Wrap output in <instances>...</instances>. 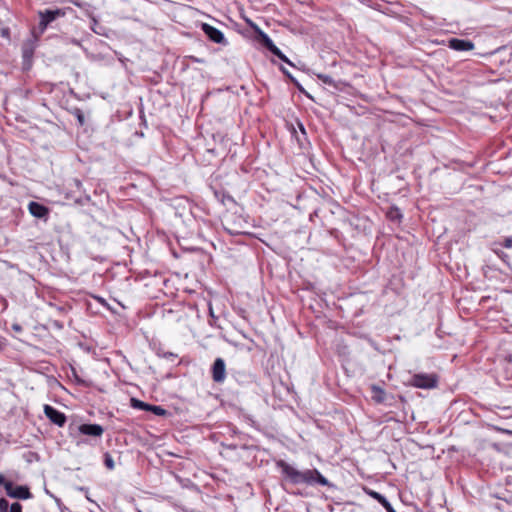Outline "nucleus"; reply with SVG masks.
<instances>
[{
    "instance_id": "nucleus-1",
    "label": "nucleus",
    "mask_w": 512,
    "mask_h": 512,
    "mask_svg": "<svg viewBox=\"0 0 512 512\" xmlns=\"http://www.w3.org/2000/svg\"><path fill=\"white\" fill-rule=\"evenodd\" d=\"M278 467L281 468L282 473L290 479L293 484H308L313 485L318 483L322 486H330L329 481L317 470L308 469L305 471H299L283 460L277 463Z\"/></svg>"
},
{
    "instance_id": "nucleus-2",
    "label": "nucleus",
    "mask_w": 512,
    "mask_h": 512,
    "mask_svg": "<svg viewBox=\"0 0 512 512\" xmlns=\"http://www.w3.org/2000/svg\"><path fill=\"white\" fill-rule=\"evenodd\" d=\"M249 26L254 29L255 32L258 33L262 44L275 56H277L280 60L292 65L290 60L281 52V50L273 43L271 38L264 33L256 24L251 21H247Z\"/></svg>"
},
{
    "instance_id": "nucleus-3",
    "label": "nucleus",
    "mask_w": 512,
    "mask_h": 512,
    "mask_svg": "<svg viewBox=\"0 0 512 512\" xmlns=\"http://www.w3.org/2000/svg\"><path fill=\"white\" fill-rule=\"evenodd\" d=\"M249 26L254 29L255 32L258 33L262 44L275 56H277L280 60L292 65L290 60L281 52V50L273 43L271 38L264 33L256 24L251 21H247Z\"/></svg>"
},
{
    "instance_id": "nucleus-4",
    "label": "nucleus",
    "mask_w": 512,
    "mask_h": 512,
    "mask_svg": "<svg viewBox=\"0 0 512 512\" xmlns=\"http://www.w3.org/2000/svg\"><path fill=\"white\" fill-rule=\"evenodd\" d=\"M223 225L226 231L231 235L245 233L244 228L246 227V222L240 217L237 218L234 214L227 215L223 221Z\"/></svg>"
},
{
    "instance_id": "nucleus-5",
    "label": "nucleus",
    "mask_w": 512,
    "mask_h": 512,
    "mask_svg": "<svg viewBox=\"0 0 512 512\" xmlns=\"http://www.w3.org/2000/svg\"><path fill=\"white\" fill-rule=\"evenodd\" d=\"M64 12L60 9L56 10H45L39 12L40 22H39V30L40 33H43L47 28L48 24L57 19L58 17L64 16Z\"/></svg>"
},
{
    "instance_id": "nucleus-6",
    "label": "nucleus",
    "mask_w": 512,
    "mask_h": 512,
    "mask_svg": "<svg viewBox=\"0 0 512 512\" xmlns=\"http://www.w3.org/2000/svg\"><path fill=\"white\" fill-rule=\"evenodd\" d=\"M5 490L8 496L16 499H29L31 493L26 486H14L12 482L5 483Z\"/></svg>"
},
{
    "instance_id": "nucleus-7",
    "label": "nucleus",
    "mask_w": 512,
    "mask_h": 512,
    "mask_svg": "<svg viewBox=\"0 0 512 512\" xmlns=\"http://www.w3.org/2000/svg\"><path fill=\"white\" fill-rule=\"evenodd\" d=\"M44 414L52 423L58 425L59 427L64 426L66 422L65 414L56 410L50 405H44Z\"/></svg>"
},
{
    "instance_id": "nucleus-8",
    "label": "nucleus",
    "mask_w": 512,
    "mask_h": 512,
    "mask_svg": "<svg viewBox=\"0 0 512 512\" xmlns=\"http://www.w3.org/2000/svg\"><path fill=\"white\" fill-rule=\"evenodd\" d=\"M202 30L209 37V39L215 43L222 44L225 42L224 34L217 28L204 23Z\"/></svg>"
},
{
    "instance_id": "nucleus-9",
    "label": "nucleus",
    "mask_w": 512,
    "mask_h": 512,
    "mask_svg": "<svg viewBox=\"0 0 512 512\" xmlns=\"http://www.w3.org/2000/svg\"><path fill=\"white\" fill-rule=\"evenodd\" d=\"M226 366L222 358H217L212 367V377L215 382H222L225 379Z\"/></svg>"
},
{
    "instance_id": "nucleus-10",
    "label": "nucleus",
    "mask_w": 512,
    "mask_h": 512,
    "mask_svg": "<svg viewBox=\"0 0 512 512\" xmlns=\"http://www.w3.org/2000/svg\"><path fill=\"white\" fill-rule=\"evenodd\" d=\"M79 432L83 435L101 437L104 429L99 424H82L79 426Z\"/></svg>"
},
{
    "instance_id": "nucleus-11",
    "label": "nucleus",
    "mask_w": 512,
    "mask_h": 512,
    "mask_svg": "<svg viewBox=\"0 0 512 512\" xmlns=\"http://www.w3.org/2000/svg\"><path fill=\"white\" fill-rule=\"evenodd\" d=\"M449 47L456 51H469L474 48L471 41L453 38L449 40Z\"/></svg>"
},
{
    "instance_id": "nucleus-12",
    "label": "nucleus",
    "mask_w": 512,
    "mask_h": 512,
    "mask_svg": "<svg viewBox=\"0 0 512 512\" xmlns=\"http://www.w3.org/2000/svg\"><path fill=\"white\" fill-rule=\"evenodd\" d=\"M28 210L36 218H45L48 213L49 209L45 207L44 205L38 203V202H30L28 205Z\"/></svg>"
},
{
    "instance_id": "nucleus-13",
    "label": "nucleus",
    "mask_w": 512,
    "mask_h": 512,
    "mask_svg": "<svg viewBox=\"0 0 512 512\" xmlns=\"http://www.w3.org/2000/svg\"><path fill=\"white\" fill-rule=\"evenodd\" d=\"M439 378L436 374H417L414 377L413 384H437Z\"/></svg>"
},
{
    "instance_id": "nucleus-14",
    "label": "nucleus",
    "mask_w": 512,
    "mask_h": 512,
    "mask_svg": "<svg viewBox=\"0 0 512 512\" xmlns=\"http://www.w3.org/2000/svg\"><path fill=\"white\" fill-rule=\"evenodd\" d=\"M370 396L376 403H384L387 400V395L380 386H371Z\"/></svg>"
},
{
    "instance_id": "nucleus-15",
    "label": "nucleus",
    "mask_w": 512,
    "mask_h": 512,
    "mask_svg": "<svg viewBox=\"0 0 512 512\" xmlns=\"http://www.w3.org/2000/svg\"><path fill=\"white\" fill-rule=\"evenodd\" d=\"M369 495L376 499L387 510V512H395L390 502L380 493L376 491H371L369 492Z\"/></svg>"
},
{
    "instance_id": "nucleus-16",
    "label": "nucleus",
    "mask_w": 512,
    "mask_h": 512,
    "mask_svg": "<svg viewBox=\"0 0 512 512\" xmlns=\"http://www.w3.org/2000/svg\"><path fill=\"white\" fill-rule=\"evenodd\" d=\"M130 402H131V406L133 408L141 409V410H146V411L148 410V407H149L148 403H145V402H143L141 400H138L136 398H131Z\"/></svg>"
},
{
    "instance_id": "nucleus-17",
    "label": "nucleus",
    "mask_w": 512,
    "mask_h": 512,
    "mask_svg": "<svg viewBox=\"0 0 512 512\" xmlns=\"http://www.w3.org/2000/svg\"><path fill=\"white\" fill-rule=\"evenodd\" d=\"M274 388H277V389H274V391H273L275 394H280V395L285 394L286 396L292 394L290 386H274Z\"/></svg>"
},
{
    "instance_id": "nucleus-18",
    "label": "nucleus",
    "mask_w": 512,
    "mask_h": 512,
    "mask_svg": "<svg viewBox=\"0 0 512 512\" xmlns=\"http://www.w3.org/2000/svg\"><path fill=\"white\" fill-rule=\"evenodd\" d=\"M147 411H151L157 416H164L167 414V411L163 409L161 406H155L150 404Z\"/></svg>"
},
{
    "instance_id": "nucleus-19",
    "label": "nucleus",
    "mask_w": 512,
    "mask_h": 512,
    "mask_svg": "<svg viewBox=\"0 0 512 512\" xmlns=\"http://www.w3.org/2000/svg\"><path fill=\"white\" fill-rule=\"evenodd\" d=\"M387 215L391 220H399L402 217L399 209L395 207L390 208Z\"/></svg>"
},
{
    "instance_id": "nucleus-20",
    "label": "nucleus",
    "mask_w": 512,
    "mask_h": 512,
    "mask_svg": "<svg viewBox=\"0 0 512 512\" xmlns=\"http://www.w3.org/2000/svg\"><path fill=\"white\" fill-rule=\"evenodd\" d=\"M317 77L323 83L331 85V86H335V82H334V80H333V78L331 76L326 75V74H317Z\"/></svg>"
},
{
    "instance_id": "nucleus-21",
    "label": "nucleus",
    "mask_w": 512,
    "mask_h": 512,
    "mask_svg": "<svg viewBox=\"0 0 512 512\" xmlns=\"http://www.w3.org/2000/svg\"><path fill=\"white\" fill-rule=\"evenodd\" d=\"M0 512H9V503L6 499H0Z\"/></svg>"
},
{
    "instance_id": "nucleus-22",
    "label": "nucleus",
    "mask_w": 512,
    "mask_h": 512,
    "mask_svg": "<svg viewBox=\"0 0 512 512\" xmlns=\"http://www.w3.org/2000/svg\"><path fill=\"white\" fill-rule=\"evenodd\" d=\"M33 53V45L32 44H25L23 48V55L24 57H28L32 55Z\"/></svg>"
},
{
    "instance_id": "nucleus-23",
    "label": "nucleus",
    "mask_w": 512,
    "mask_h": 512,
    "mask_svg": "<svg viewBox=\"0 0 512 512\" xmlns=\"http://www.w3.org/2000/svg\"><path fill=\"white\" fill-rule=\"evenodd\" d=\"M104 463H105V465H106V467L108 469H113L114 468V461H113L112 457L109 454L105 455Z\"/></svg>"
},
{
    "instance_id": "nucleus-24",
    "label": "nucleus",
    "mask_w": 512,
    "mask_h": 512,
    "mask_svg": "<svg viewBox=\"0 0 512 512\" xmlns=\"http://www.w3.org/2000/svg\"><path fill=\"white\" fill-rule=\"evenodd\" d=\"M9 512H22V506L20 503L15 502L10 506Z\"/></svg>"
},
{
    "instance_id": "nucleus-25",
    "label": "nucleus",
    "mask_w": 512,
    "mask_h": 512,
    "mask_svg": "<svg viewBox=\"0 0 512 512\" xmlns=\"http://www.w3.org/2000/svg\"><path fill=\"white\" fill-rule=\"evenodd\" d=\"M163 357L166 359L174 360L177 358V355L172 352H164Z\"/></svg>"
},
{
    "instance_id": "nucleus-26",
    "label": "nucleus",
    "mask_w": 512,
    "mask_h": 512,
    "mask_svg": "<svg viewBox=\"0 0 512 512\" xmlns=\"http://www.w3.org/2000/svg\"><path fill=\"white\" fill-rule=\"evenodd\" d=\"M505 246L508 247V248L512 247V240L511 239H506L505 240Z\"/></svg>"
},
{
    "instance_id": "nucleus-27",
    "label": "nucleus",
    "mask_w": 512,
    "mask_h": 512,
    "mask_svg": "<svg viewBox=\"0 0 512 512\" xmlns=\"http://www.w3.org/2000/svg\"><path fill=\"white\" fill-rule=\"evenodd\" d=\"M5 478L2 474H0V485H4L5 486Z\"/></svg>"
},
{
    "instance_id": "nucleus-28",
    "label": "nucleus",
    "mask_w": 512,
    "mask_h": 512,
    "mask_svg": "<svg viewBox=\"0 0 512 512\" xmlns=\"http://www.w3.org/2000/svg\"><path fill=\"white\" fill-rule=\"evenodd\" d=\"M78 120H79V122H80L81 124H83V122H84V117H83L82 115H79V116H78Z\"/></svg>"
},
{
    "instance_id": "nucleus-29",
    "label": "nucleus",
    "mask_w": 512,
    "mask_h": 512,
    "mask_svg": "<svg viewBox=\"0 0 512 512\" xmlns=\"http://www.w3.org/2000/svg\"><path fill=\"white\" fill-rule=\"evenodd\" d=\"M283 72H284L286 75H288V76L290 77V75H289V73H288V70H284V69H283Z\"/></svg>"
},
{
    "instance_id": "nucleus-30",
    "label": "nucleus",
    "mask_w": 512,
    "mask_h": 512,
    "mask_svg": "<svg viewBox=\"0 0 512 512\" xmlns=\"http://www.w3.org/2000/svg\"><path fill=\"white\" fill-rule=\"evenodd\" d=\"M14 329L15 330H20V327L19 326H14Z\"/></svg>"
},
{
    "instance_id": "nucleus-31",
    "label": "nucleus",
    "mask_w": 512,
    "mask_h": 512,
    "mask_svg": "<svg viewBox=\"0 0 512 512\" xmlns=\"http://www.w3.org/2000/svg\"><path fill=\"white\" fill-rule=\"evenodd\" d=\"M423 388H431L432 386H428V385H425V386H422Z\"/></svg>"
}]
</instances>
